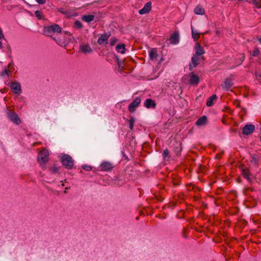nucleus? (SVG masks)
I'll use <instances>...</instances> for the list:
<instances>
[{"instance_id":"nucleus-1","label":"nucleus","mask_w":261,"mask_h":261,"mask_svg":"<svg viewBox=\"0 0 261 261\" xmlns=\"http://www.w3.org/2000/svg\"><path fill=\"white\" fill-rule=\"evenodd\" d=\"M63 166L67 169H71L74 166V161L71 156L67 154H63L61 158Z\"/></svg>"},{"instance_id":"nucleus-8","label":"nucleus","mask_w":261,"mask_h":261,"mask_svg":"<svg viewBox=\"0 0 261 261\" xmlns=\"http://www.w3.org/2000/svg\"><path fill=\"white\" fill-rule=\"evenodd\" d=\"M141 102V98L137 97L128 106V110L130 112H134L137 108Z\"/></svg>"},{"instance_id":"nucleus-6","label":"nucleus","mask_w":261,"mask_h":261,"mask_svg":"<svg viewBox=\"0 0 261 261\" xmlns=\"http://www.w3.org/2000/svg\"><path fill=\"white\" fill-rule=\"evenodd\" d=\"M255 130V126L253 124H246L243 128V134L245 135L251 134Z\"/></svg>"},{"instance_id":"nucleus-11","label":"nucleus","mask_w":261,"mask_h":261,"mask_svg":"<svg viewBox=\"0 0 261 261\" xmlns=\"http://www.w3.org/2000/svg\"><path fill=\"white\" fill-rule=\"evenodd\" d=\"M81 51L84 54L91 53L93 50L90 45L88 44H82L80 46Z\"/></svg>"},{"instance_id":"nucleus-37","label":"nucleus","mask_w":261,"mask_h":261,"mask_svg":"<svg viewBox=\"0 0 261 261\" xmlns=\"http://www.w3.org/2000/svg\"><path fill=\"white\" fill-rule=\"evenodd\" d=\"M82 167L86 171H90L92 170V167L90 165H84Z\"/></svg>"},{"instance_id":"nucleus-43","label":"nucleus","mask_w":261,"mask_h":261,"mask_svg":"<svg viewBox=\"0 0 261 261\" xmlns=\"http://www.w3.org/2000/svg\"><path fill=\"white\" fill-rule=\"evenodd\" d=\"M3 48V44L2 42L0 41V49Z\"/></svg>"},{"instance_id":"nucleus-28","label":"nucleus","mask_w":261,"mask_h":261,"mask_svg":"<svg viewBox=\"0 0 261 261\" xmlns=\"http://www.w3.org/2000/svg\"><path fill=\"white\" fill-rule=\"evenodd\" d=\"M136 121V118L134 117H131L128 120L129 128L130 129L133 130L134 128V123Z\"/></svg>"},{"instance_id":"nucleus-15","label":"nucleus","mask_w":261,"mask_h":261,"mask_svg":"<svg viewBox=\"0 0 261 261\" xmlns=\"http://www.w3.org/2000/svg\"><path fill=\"white\" fill-rule=\"evenodd\" d=\"M205 53L204 50L201 46L200 44L199 43H196L195 45V55H197V56H200Z\"/></svg>"},{"instance_id":"nucleus-12","label":"nucleus","mask_w":261,"mask_h":261,"mask_svg":"<svg viewBox=\"0 0 261 261\" xmlns=\"http://www.w3.org/2000/svg\"><path fill=\"white\" fill-rule=\"evenodd\" d=\"M233 85V83L230 79H226L222 84V88L226 91H228Z\"/></svg>"},{"instance_id":"nucleus-9","label":"nucleus","mask_w":261,"mask_h":261,"mask_svg":"<svg viewBox=\"0 0 261 261\" xmlns=\"http://www.w3.org/2000/svg\"><path fill=\"white\" fill-rule=\"evenodd\" d=\"M151 9V3L147 2L144 6L143 8L139 11V13L141 15L145 14L149 12Z\"/></svg>"},{"instance_id":"nucleus-49","label":"nucleus","mask_w":261,"mask_h":261,"mask_svg":"<svg viewBox=\"0 0 261 261\" xmlns=\"http://www.w3.org/2000/svg\"><path fill=\"white\" fill-rule=\"evenodd\" d=\"M206 33H207V32H205L203 33V34H205Z\"/></svg>"},{"instance_id":"nucleus-38","label":"nucleus","mask_w":261,"mask_h":261,"mask_svg":"<svg viewBox=\"0 0 261 261\" xmlns=\"http://www.w3.org/2000/svg\"><path fill=\"white\" fill-rule=\"evenodd\" d=\"M58 168L56 166H53L52 168H51L50 169V171H51V172L52 173H56L58 172Z\"/></svg>"},{"instance_id":"nucleus-3","label":"nucleus","mask_w":261,"mask_h":261,"mask_svg":"<svg viewBox=\"0 0 261 261\" xmlns=\"http://www.w3.org/2000/svg\"><path fill=\"white\" fill-rule=\"evenodd\" d=\"M7 117L14 124L19 125L21 123V120L18 117L17 114L9 110H6Z\"/></svg>"},{"instance_id":"nucleus-35","label":"nucleus","mask_w":261,"mask_h":261,"mask_svg":"<svg viewBox=\"0 0 261 261\" xmlns=\"http://www.w3.org/2000/svg\"><path fill=\"white\" fill-rule=\"evenodd\" d=\"M243 176L248 180L250 181V173L249 172H244L243 173Z\"/></svg>"},{"instance_id":"nucleus-32","label":"nucleus","mask_w":261,"mask_h":261,"mask_svg":"<svg viewBox=\"0 0 261 261\" xmlns=\"http://www.w3.org/2000/svg\"><path fill=\"white\" fill-rule=\"evenodd\" d=\"M260 51L257 48H254L252 52V55L253 57H257L259 55Z\"/></svg>"},{"instance_id":"nucleus-22","label":"nucleus","mask_w":261,"mask_h":261,"mask_svg":"<svg viewBox=\"0 0 261 261\" xmlns=\"http://www.w3.org/2000/svg\"><path fill=\"white\" fill-rule=\"evenodd\" d=\"M94 16L93 15H84L82 17V20L86 22H90L94 20Z\"/></svg>"},{"instance_id":"nucleus-36","label":"nucleus","mask_w":261,"mask_h":261,"mask_svg":"<svg viewBox=\"0 0 261 261\" xmlns=\"http://www.w3.org/2000/svg\"><path fill=\"white\" fill-rule=\"evenodd\" d=\"M9 74V71L6 69L3 70L1 73V74L2 76L8 75Z\"/></svg>"},{"instance_id":"nucleus-50","label":"nucleus","mask_w":261,"mask_h":261,"mask_svg":"<svg viewBox=\"0 0 261 261\" xmlns=\"http://www.w3.org/2000/svg\"><path fill=\"white\" fill-rule=\"evenodd\" d=\"M260 142H261V136H260Z\"/></svg>"},{"instance_id":"nucleus-23","label":"nucleus","mask_w":261,"mask_h":261,"mask_svg":"<svg viewBox=\"0 0 261 261\" xmlns=\"http://www.w3.org/2000/svg\"><path fill=\"white\" fill-rule=\"evenodd\" d=\"M194 12L196 14L203 15L204 14V10L202 7L197 6L194 9Z\"/></svg>"},{"instance_id":"nucleus-4","label":"nucleus","mask_w":261,"mask_h":261,"mask_svg":"<svg viewBox=\"0 0 261 261\" xmlns=\"http://www.w3.org/2000/svg\"><path fill=\"white\" fill-rule=\"evenodd\" d=\"M9 86L14 93L19 95L21 93V85L19 83L11 82L9 83Z\"/></svg>"},{"instance_id":"nucleus-26","label":"nucleus","mask_w":261,"mask_h":261,"mask_svg":"<svg viewBox=\"0 0 261 261\" xmlns=\"http://www.w3.org/2000/svg\"><path fill=\"white\" fill-rule=\"evenodd\" d=\"M245 58V56L244 54H241L239 57L237 58L236 63L237 65H240L244 62Z\"/></svg>"},{"instance_id":"nucleus-45","label":"nucleus","mask_w":261,"mask_h":261,"mask_svg":"<svg viewBox=\"0 0 261 261\" xmlns=\"http://www.w3.org/2000/svg\"><path fill=\"white\" fill-rule=\"evenodd\" d=\"M258 41L261 43V37L259 38Z\"/></svg>"},{"instance_id":"nucleus-47","label":"nucleus","mask_w":261,"mask_h":261,"mask_svg":"<svg viewBox=\"0 0 261 261\" xmlns=\"http://www.w3.org/2000/svg\"><path fill=\"white\" fill-rule=\"evenodd\" d=\"M206 33H207V32H205L203 33V34H205Z\"/></svg>"},{"instance_id":"nucleus-39","label":"nucleus","mask_w":261,"mask_h":261,"mask_svg":"<svg viewBox=\"0 0 261 261\" xmlns=\"http://www.w3.org/2000/svg\"><path fill=\"white\" fill-rule=\"evenodd\" d=\"M58 11L61 12L62 14H67V12L66 11L64 10V9H63V8L59 9H58Z\"/></svg>"},{"instance_id":"nucleus-2","label":"nucleus","mask_w":261,"mask_h":261,"mask_svg":"<svg viewBox=\"0 0 261 261\" xmlns=\"http://www.w3.org/2000/svg\"><path fill=\"white\" fill-rule=\"evenodd\" d=\"M48 151L46 149H43L38 154V161L43 168H44L45 164L48 161Z\"/></svg>"},{"instance_id":"nucleus-30","label":"nucleus","mask_w":261,"mask_h":261,"mask_svg":"<svg viewBox=\"0 0 261 261\" xmlns=\"http://www.w3.org/2000/svg\"><path fill=\"white\" fill-rule=\"evenodd\" d=\"M74 26L76 29H81L83 27V24L81 21L76 20L74 22Z\"/></svg>"},{"instance_id":"nucleus-24","label":"nucleus","mask_w":261,"mask_h":261,"mask_svg":"<svg viewBox=\"0 0 261 261\" xmlns=\"http://www.w3.org/2000/svg\"><path fill=\"white\" fill-rule=\"evenodd\" d=\"M217 99V96L215 94L213 95L211 97H210L207 100L206 105L208 107H211L213 104V101Z\"/></svg>"},{"instance_id":"nucleus-16","label":"nucleus","mask_w":261,"mask_h":261,"mask_svg":"<svg viewBox=\"0 0 261 261\" xmlns=\"http://www.w3.org/2000/svg\"><path fill=\"white\" fill-rule=\"evenodd\" d=\"M199 82V77L194 74H192L190 76L189 83L191 85H197Z\"/></svg>"},{"instance_id":"nucleus-46","label":"nucleus","mask_w":261,"mask_h":261,"mask_svg":"<svg viewBox=\"0 0 261 261\" xmlns=\"http://www.w3.org/2000/svg\"><path fill=\"white\" fill-rule=\"evenodd\" d=\"M54 39L56 41V43H57L58 44H59V43L54 38Z\"/></svg>"},{"instance_id":"nucleus-13","label":"nucleus","mask_w":261,"mask_h":261,"mask_svg":"<svg viewBox=\"0 0 261 261\" xmlns=\"http://www.w3.org/2000/svg\"><path fill=\"white\" fill-rule=\"evenodd\" d=\"M144 106L147 109H154L156 107V103L151 98L146 99L144 102Z\"/></svg>"},{"instance_id":"nucleus-31","label":"nucleus","mask_w":261,"mask_h":261,"mask_svg":"<svg viewBox=\"0 0 261 261\" xmlns=\"http://www.w3.org/2000/svg\"><path fill=\"white\" fill-rule=\"evenodd\" d=\"M35 16L39 19H41L42 18V12L41 11L37 10L35 12Z\"/></svg>"},{"instance_id":"nucleus-17","label":"nucleus","mask_w":261,"mask_h":261,"mask_svg":"<svg viewBox=\"0 0 261 261\" xmlns=\"http://www.w3.org/2000/svg\"><path fill=\"white\" fill-rule=\"evenodd\" d=\"M207 120L206 116H203L197 119L196 124L198 126L204 125L206 123Z\"/></svg>"},{"instance_id":"nucleus-14","label":"nucleus","mask_w":261,"mask_h":261,"mask_svg":"<svg viewBox=\"0 0 261 261\" xmlns=\"http://www.w3.org/2000/svg\"><path fill=\"white\" fill-rule=\"evenodd\" d=\"M110 37V35L108 34H105L100 36L98 40L97 43L100 45H105L107 43V41Z\"/></svg>"},{"instance_id":"nucleus-44","label":"nucleus","mask_w":261,"mask_h":261,"mask_svg":"<svg viewBox=\"0 0 261 261\" xmlns=\"http://www.w3.org/2000/svg\"><path fill=\"white\" fill-rule=\"evenodd\" d=\"M67 190H68V188H66L65 189V190H64V192L65 193H67Z\"/></svg>"},{"instance_id":"nucleus-19","label":"nucleus","mask_w":261,"mask_h":261,"mask_svg":"<svg viewBox=\"0 0 261 261\" xmlns=\"http://www.w3.org/2000/svg\"><path fill=\"white\" fill-rule=\"evenodd\" d=\"M43 34L48 36H51L53 34L50 25L45 27L43 31Z\"/></svg>"},{"instance_id":"nucleus-25","label":"nucleus","mask_w":261,"mask_h":261,"mask_svg":"<svg viewBox=\"0 0 261 261\" xmlns=\"http://www.w3.org/2000/svg\"><path fill=\"white\" fill-rule=\"evenodd\" d=\"M163 158L165 161H169L170 159L169 152L167 149L164 150L162 154Z\"/></svg>"},{"instance_id":"nucleus-40","label":"nucleus","mask_w":261,"mask_h":261,"mask_svg":"<svg viewBox=\"0 0 261 261\" xmlns=\"http://www.w3.org/2000/svg\"><path fill=\"white\" fill-rule=\"evenodd\" d=\"M39 4L43 5L46 3V0H35Z\"/></svg>"},{"instance_id":"nucleus-48","label":"nucleus","mask_w":261,"mask_h":261,"mask_svg":"<svg viewBox=\"0 0 261 261\" xmlns=\"http://www.w3.org/2000/svg\"><path fill=\"white\" fill-rule=\"evenodd\" d=\"M206 33H207V32H205L203 33V34H205Z\"/></svg>"},{"instance_id":"nucleus-29","label":"nucleus","mask_w":261,"mask_h":261,"mask_svg":"<svg viewBox=\"0 0 261 261\" xmlns=\"http://www.w3.org/2000/svg\"><path fill=\"white\" fill-rule=\"evenodd\" d=\"M253 3L256 8H261V0H253Z\"/></svg>"},{"instance_id":"nucleus-21","label":"nucleus","mask_w":261,"mask_h":261,"mask_svg":"<svg viewBox=\"0 0 261 261\" xmlns=\"http://www.w3.org/2000/svg\"><path fill=\"white\" fill-rule=\"evenodd\" d=\"M125 45L124 43L119 44L116 46V49L118 52L124 54L125 50Z\"/></svg>"},{"instance_id":"nucleus-41","label":"nucleus","mask_w":261,"mask_h":261,"mask_svg":"<svg viewBox=\"0 0 261 261\" xmlns=\"http://www.w3.org/2000/svg\"><path fill=\"white\" fill-rule=\"evenodd\" d=\"M4 35L2 32V31L0 30V39H4Z\"/></svg>"},{"instance_id":"nucleus-34","label":"nucleus","mask_w":261,"mask_h":261,"mask_svg":"<svg viewBox=\"0 0 261 261\" xmlns=\"http://www.w3.org/2000/svg\"><path fill=\"white\" fill-rule=\"evenodd\" d=\"M177 147L176 149H175V152L177 154H178L181 151L182 148L181 147L180 144L176 143Z\"/></svg>"},{"instance_id":"nucleus-20","label":"nucleus","mask_w":261,"mask_h":261,"mask_svg":"<svg viewBox=\"0 0 261 261\" xmlns=\"http://www.w3.org/2000/svg\"><path fill=\"white\" fill-rule=\"evenodd\" d=\"M192 36L195 41H196L199 38L200 33L195 30L193 27L191 26Z\"/></svg>"},{"instance_id":"nucleus-27","label":"nucleus","mask_w":261,"mask_h":261,"mask_svg":"<svg viewBox=\"0 0 261 261\" xmlns=\"http://www.w3.org/2000/svg\"><path fill=\"white\" fill-rule=\"evenodd\" d=\"M156 51L154 49H152L149 52V57L151 60H153L157 57Z\"/></svg>"},{"instance_id":"nucleus-33","label":"nucleus","mask_w":261,"mask_h":261,"mask_svg":"<svg viewBox=\"0 0 261 261\" xmlns=\"http://www.w3.org/2000/svg\"><path fill=\"white\" fill-rule=\"evenodd\" d=\"M117 41H118V39L116 38L112 37L111 38V39L110 40V44L111 46H114V45H115V44L116 43V42Z\"/></svg>"},{"instance_id":"nucleus-7","label":"nucleus","mask_w":261,"mask_h":261,"mask_svg":"<svg viewBox=\"0 0 261 261\" xmlns=\"http://www.w3.org/2000/svg\"><path fill=\"white\" fill-rule=\"evenodd\" d=\"M100 167L101 170L104 171H111L114 167V166L111 163L107 161H104L102 163H101V164L100 165Z\"/></svg>"},{"instance_id":"nucleus-10","label":"nucleus","mask_w":261,"mask_h":261,"mask_svg":"<svg viewBox=\"0 0 261 261\" xmlns=\"http://www.w3.org/2000/svg\"><path fill=\"white\" fill-rule=\"evenodd\" d=\"M169 41L170 43L172 44H177L178 43L179 41L178 33L176 32L173 33L169 39Z\"/></svg>"},{"instance_id":"nucleus-18","label":"nucleus","mask_w":261,"mask_h":261,"mask_svg":"<svg viewBox=\"0 0 261 261\" xmlns=\"http://www.w3.org/2000/svg\"><path fill=\"white\" fill-rule=\"evenodd\" d=\"M50 29L52 30L53 33H61V31H62L61 28L57 24H54L53 25H50Z\"/></svg>"},{"instance_id":"nucleus-42","label":"nucleus","mask_w":261,"mask_h":261,"mask_svg":"<svg viewBox=\"0 0 261 261\" xmlns=\"http://www.w3.org/2000/svg\"><path fill=\"white\" fill-rule=\"evenodd\" d=\"M255 75H256V76H258V77H261V75H260V74H258L257 73H255Z\"/></svg>"},{"instance_id":"nucleus-5","label":"nucleus","mask_w":261,"mask_h":261,"mask_svg":"<svg viewBox=\"0 0 261 261\" xmlns=\"http://www.w3.org/2000/svg\"><path fill=\"white\" fill-rule=\"evenodd\" d=\"M199 56L194 55L192 58L191 62L189 64V69L192 70L193 69L196 67L199 64L200 57Z\"/></svg>"}]
</instances>
